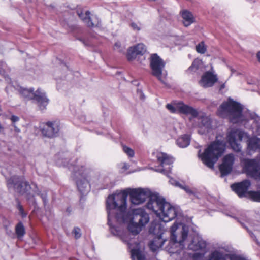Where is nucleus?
I'll use <instances>...</instances> for the list:
<instances>
[{
  "label": "nucleus",
  "mask_w": 260,
  "mask_h": 260,
  "mask_svg": "<svg viewBox=\"0 0 260 260\" xmlns=\"http://www.w3.org/2000/svg\"><path fill=\"white\" fill-rule=\"evenodd\" d=\"M128 193L126 190L120 193L108 196L106 201L108 213V224L113 228L111 220L113 218L119 223H124L130 220L128 225V231L133 235H137L149 221V215L141 208L133 209L132 217H129L126 212V201Z\"/></svg>",
  "instance_id": "nucleus-1"
},
{
  "label": "nucleus",
  "mask_w": 260,
  "mask_h": 260,
  "mask_svg": "<svg viewBox=\"0 0 260 260\" xmlns=\"http://www.w3.org/2000/svg\"><path fill=\"white\" fill-rule=\"evenodd\" d=\"M147 208L154 212L164 222L174 219L177 215L179 209L157 194H153L147 204Z\"/></svg>",
  "instance_id": "nucleus-2"
},
{
  "label": "nucleus",
  "mask_w": 260,
  "mask_h": 260,
  "mask_svg": "<svg viewBox=\"0 0 260 260\" xmlns=\"http://www.w3.org/2000/svg\"><path fill=\"white\" fill-rule=\"evenodd\" d=\"M242 111V106L230 98L219 106L217 113L220 117L228 118L231 122L237 123L243 119Z\"/></svg>",
  "instance_id": "nucleus-3"
},
{
  "label": "nucleus",
  "mask_w": 260,
  "mask_h": 260,
  "mask_svg": "<svg viewBox=\"0 0 260 260\" xmlns=\"http://www.w3.org/2000/svg\"><path fill=\"white\" fill-rule=\"evenodd\" d=\"M225 149V142L217 140L211 143L199 157L207 167L213 169L214 164L224 153Z\"/></svg>",
  "instance_id": "nucleus-4"
},
{
  "label": "nucleus",
  "mask_w": 260,
  "mask_h": 260,
  "mask_svg": "<svg viewBox=\"0 0 260 260\" xmlns=\"http://www.w3.org/2000/svg\"><path fill=\"white\" fill-rule=\"evenodd\" d=\"M7 186L9 188H13L21 194H25L28 200L39 193L36 184L30 185L23 177L18 176H13L8 179Z\"/></svg>",
  "instance_id": "nucleus-5"
},
{
  "label": "nucleus",
  "mask_w": 260,
  "mask_h": 260,
  "mask_svg": "<svg viewBox=\"0 0 260 260\" xmlns=\"http://www.w3.org/2000/svg\"><path fill=\"white\" fill-rule=\"evenodd\" d=\"M19 94L26 100H34L41 110L46 109L49 103V99L46 95V93L41 89L38 88L35 92L34 89H29L19 87L17 89Z\"/></svg>",
  "instance_id": "nucleus-6"
},
{
  "label": "nucleus",
  "mask_w": 260,
  "mask_h": 260,
  "mask_svg": "<svg viewBox=\"0 0 260 260\" xmlns=\"http://www.w3.org/2000/svg\"><path fill=\"white\" fill-rule=\"evenodd\" d=\"M170 232L171 240L173 244H178L180 249H183L184 247V242L188 235V227L184 224L175 223L171 227Z\"/></svg>",
  "instance_id": "nucleus-7"
},
{
  "label": "nucleus",
  "mask_w": 260,
  "mask_h": 260,
  "mask_svg": "<svg viewBox=\"0 0 260 260\" xmlns=\"http://www.w3.org/2000/svg\"><path fill=\"white\" fill-rule=\"evenodd\" d=\"M165 66V62L157 54H153L151 56L150 67L151 74L157 78L166 86L168 84L166 82L167 73L163 72V69Z\"/></svg>",
  "instance_id": "nucleus-8"
},
{
  "label": "nucleus",
  "mask_w": 260,
  "mask_h": 260,
  "mask_svg": "<svg viewBox=\"0 0 260 260\" xmlns=\"http://www.w3.org/2000/svg\"><path fill=\"white\" fill-rule=\"evenodd\" d=\"M244 172L248 176L260 179V161L258 159L244 158L241 161Z\"/></svg>",
  "instance_id": "nucleus-9"
},
{
  "label": "nucleus",
  "mask_w": 260,
  "mask_h": 260,
  "mask_svg": "<svg viewBox=\"0 0 260 260\" xmlns=\"http://www.w3.org/2000/svg\"><path fill=\"white\" fill-rule=\"evenodd\" d=\"M156 157L159 163V166L155 171L169 176L174 161L173 158L167 153L161 152H156Z\"/></svg>",
  "instance_id": "nucleus-10"
},
{
  "label": "nucleus",
  "mask_w": 260,
  "mask_h": 260,
  "mask_svg": "<svg viewBox=\"0 0 260 260\" xmlns=\"http://www.w3.org/2000/svg\"><path fill=\"white\" fill-rule=\"evenodd\" d=\"M245 133L238 129H231L226 134V140L232 148L236 152H240L241 146L239 143L242 140Z\"/></svg>",
  "instance_id": "nucleus-11"
},
{
  "label": "nucleus",
  "mask_w": 260,
  "mask_h": 260,
  "mask_svg": "<svg viewBox=\"0 0 260 260\" xmlns=\"http://www.w3.org/2000/svg\"><path fill=\"white\" fill-rule=\"evenodd\" d=\"M86 170L82 172L75 171L72 178L76 181L79 191L82 194L87 193L90 189L89 182L86 179Z\"/></svg>",
  "instance_id": "nucleus-12"
},
{
  "label": "nucleus",
  "mask_w": 260,
  "mask_h": 260,
  "mask_svg": "<svg viewBox=\"0 0 260 260\" xmlns=\"http://www.w3.org/2000/svg\"><path fill=\"white\" fill-rule=\"evenodd\" d=\"M129 196L132 204L139 205L144 202L147 198H150L153 195H151L150 191L148 189H135L131 190Z\"/></svg>",
  "instance_id": "nucleus-13"
},
{
  "label": "nucleus",
  "mask_w": 260,
  "mask_h": 260,
  "mask_svg": "<svg viewBox=\"0 0 260 260\" xmlns=\"http://www.w3.org/2000/svg\"><path fill=\"white\" fill-rule=\"evenodd\" d=\"M77 14L82 21L89 27H101V22L96 15L90 16V12L86 11L83 13L82 11H78Z\"/></svg>",
  "instance_id": "nucleus-14"
},
{
  "label": "nucleus",
  "mask_w": 260,
  "mask_h": 260,
  "mask_svg": "<svg viewBox=\"0 0 260 260\" xmlns=\"http://www.w3.org/2000/svg\"><path fill=\"white\" fill-rule=\"evenodd\" d=\"M166 108L172 113L175 112L176 110H178L181 113L190 115L193 117H197L198 114L197 111L195 109L182 102L176 103L175 106L170 104H168L166 105Z\"/></svg>",
  "instance_id": "nucleus-15"
},
{
  "label": "nucleus",
  "mask_w": 260,
  "mask_h": 260,
  "mask_svg": "<svg viewBox=\"0 0 260 260\" xmlns=\"http://www.w3.org/2000/svg\"><path fill=\"white\" fill-rule=\"evenodd\" d=\"M234 160V156L233 154H228L224 157L222 163L219 166V170L222 176L231 173Z\"/></svg>",
  "instance_id": "nucleus-16"
},
{
  "label": "nucleus",
  "mask_w": 260,
  "mask_h": 260,
  "mask_svg": "<svg viewBox=\"0 0 260 260\" xmlns=\"http://www.w3.org/2000/svg\"><path fill=\"white\" fill-rule=\"evenodd\" d=\"M218 81L217 75L213 71H207L202 76L200 84L204 88L210 87Z\"/></svg>",
  "instance_id": "nucleus-17"
},
{
  "label": "nucleus",
  "mask_w": 260,
  "mask_h": 260,
  "mask_svg": "<svg viewBox=\"0 0 260 260\" xmlns=\"http://www.w3.org/2000/svg\"><path fill=\"white\" fill-rule=\"evenodd\" d=\"M251 185L250 182L248 180L236 183L231 185L232 189L239 197H245L248 189Z\"/></svg>",
  "instance_id": "nucleus-18"
},
{
  "label": "nucleus",
  "mask_w": 260,
  "mask_h": 260,
  "mask_svg": "<svg viewBox=\"0 0 260 260\" xmlns=\"http://www.w3.org/2000/svg\"><path fill=\"white\" fill-rule=\"evenodd\" d=\"M59 127L57 123L48 122L42 129V134L48 138H53L58 135Z\"/></svg>",
  "instance_id": "nucleus-19"
},
{
  "label": "nucleus",
  "mask_w": 260,
  "mask_h": 260,
  "mask_svg": "<svg viewBox=\"0 0 260 260\" xmlns=\"http://www.w3.org/2000/svg\"><path fill=\"white\" fill-rule=\"evenodd\" d=\"M206 247V242L203 238L198 235H194L188 244V248L193 251L201 250L204 251Z\"/></svg>",
  "instance_id": "nucleus-20"
},
{
  "label": "nucleus",
  "mask_w": 260,
  "mask_h": 260,
  "mask_svg": "<svg viewBox=\"0 0 260 260\" xmlns=\"http://www.w3.org/2000/svg\"><path fill=\"white\" fill-rule=\"evenodd\" d=\"M165 242V240H163L160 236H158L150 242L149 246L152 251H155L163 246Z\"/></svg>",
  "instance_id": "nucleus-21"
},
{
  "label": "nucleus",
  "mask_w": 260,
  "mask_h": 260,
  "mask_svg": "<svg viewBox=\"0 0 260 260\" xmlns=\"http://www.w3.org/2000/svg\"><path fill=\"white\" fill-rule=\"evenodd\" d=\"M182 17L183 23L185 27L189 26L194 22V18L192 14L187 10H184L182 12Z\"/></svg>",
  "instance_id": "nucleus-22"
},
{
  "label": "nucleus",
  "mask_w": 260,
  "mask_h": 260,
  "mask_svg": "<svg viewBox=\"0 0 260 260\" xmlns=\"http://www.w3.org/2000/svg\"><path fill=\"white\" fill-rule=\"evenodd\" d=\"M176 143L180 147H186L189 145L190 143V138L187 135H183L178 138Z\"/></svg>",
  "instance_id": "nucleus-23"
},
{
  "label": "nucleus",
  "mask_w": 260,
  "mask_h": 260,
  "mask_svg": "<svg viewBox=\"0 0 260 260\" xmlns=\"http://www.w3.org/2000/svg\"><path fill=\"white\" fill-rule=\"evenodd\" d=\"M15 233L18 239H21L25 234V229L21 222L18 223L15 226Z\"/></svg>",
  "instance_id": "nucleus-24"
},
{
  "label": "nucleus",
  "mask_w": 260,
  "mask_h": 260,
  "mask_svg": "<svg viewBox=\"0 0 260 260\" xmlns=\"http://www.w3.org/2000/svg\"><path fill=\"white\" fill-rule=\"evenodd\" d=\"M131 257L133 260H146L144 254L139 249H132Z\"/></svg>",
  "instance_id": "nucleus-25"
},
{
  "label": "nucleus",
  "mask_w": 260,
  "mask_h": 260,
  "mask_svg": "<svg viewBox=\"0 0 260 260\" xmlns=\"http://www.w3.org/2000/svg\"><path fill=\"white\" fill-rule=\"evenodd\" d=\"M248 148L252 150H255L260 148V139L252 138L250 139L248 143Z\"/></svg>",
  "instance_id": "nucleus-26"
},
{
  "label": "nucleus",
  "mask_w": 260,
  "mask_h": 260,
  "mask_svg": "<svg viewBox=\"0 0 260 260\" xmlns=\"http://www.w3.org/2000/svg\"><path fill=\"white\" fill-rule=\"evenodd\" d=\"M203 62L201 60L199 59H196L193 61L191 66L188 68V71L196 72L199 70H201L203 67Z\"/></svg>",
  "instance_id": "nucleus-27"
},
{
  "label": "nucleus",
  "mask_w": 260,
  "mask_h": 260,
  "mask_svg": "<svg viewBox=\"0 0 260 260\" xmlns=\"http://www.w3.org/2000/svg\"><path fill=\"white\" fill-rule=\"evenodd\" d=\"M209 260H226L225 255L218 250H215L211 254Z\"/></svg>",
  "instance_id": "nucleus-28"
},
{
  "label": "nucleus",
  "mask_w": 260,
  "mask_h": 260,
  "mask_svg": "<svg viewBox=\"0 0 260 260\" xmlns=\"http://www.w3.org/2000/svg\"><path fill=\"white\" fill-rule=\"evenodd\" d=\"M138 55H139V54L137 52V50H135L133 47L129 48L127 54V58L128 60H133Z\"/></svg>",
  "instance_id": "nucleus-29"
},
{
  "label": "nucleus",
  "mask_w": 260,
  "mask_h": 260,
  "mask_svg": "<svg viewBox=\"0 0 260 260\" xmlns=\"http://www.w3.org/2000/svg\"><path fill=\"white\" fill-rule=\"evenodd\" d=\"M133 47L135 50H137L139 55H143L146 51L145 46L142 43L138 44L137 45L134 46Z\"/></svg>",
  "instance_id": "nucleus-30"
},
{
  "label": "nucleus",
  "mask_w": 260,
  "mask_h": 260,
  "mask_svg": "<svg viewBox=\"0 0 260 260\" xmlns=\"http://www.w3.org/2000/svg\"><path fill=\"white\" fill-rule=\"evenodd\" d=\"M248 194L253 201L260 202V191H249Z\"/></svg>",
  "instance_id": "nucleus-31"
},
{
  "label": "nucleus",
  "mask_w": 260,
  "mask_h": 260,
  "mask_svg": "<svg viewBox=\"0 0 260 260\" xmlns=\"http://www.w3.org/2000/svg\"><path fill=\"white\" fill-rule=\"evenodd\" d=\"M67 166H68L69 169L72 172V176H73V174L74 173L75 171L78 172H82V171H85V168H84L83 166H81L80 168H79V166H74L72 164H70V166H69V164H67Z\"/></svg>",
  "instance_id": "nucleus-32"
},
{
  "label": "nucleus",
  "mask_w": 260,
  "mask_h": 260,
  "mask_svg": "<svg viewBox=\"0 0 260 260\" xmlns=\"http://www.w3.org/2000/svg\"><path fill=\"white\" fill-rule=\"evenodd\" d=\"M196 51L201 54H204L206 51V48L204 42H202L196 46Z\"/></svg>",
  "instance_id": "nucleus-33"
},
{
  "label": "nucleus",
  "mask_w": 260,
  "mask_h": 260,
  "mask_svg": "<svg viewBox=\"0 0 260 260\" xmlns=\"http://www.w3.org/2000/svg\"><path fill=\"white\" fill-rule=\"evenodd\" d=\"M175 185H176V186H178L180 188L184 189L188 194H192L194 193L193 191L191 190L190 188L189 187L187 186H183L182 185H181L179 182H176Z\"/></svg>",
  "instance_id": "nucleus-34"
},
{
  "label": "nucleus",
  "mask_w": 260,
  "mask_h": 260,
  "mask_svg": "<svg viewBox=\"0 0 260 260\" xmlns=\"http://www.w3.org/2000/svg\"><path fill=\"white\" fill-rule=\"evenodd\" d=\"M123 151L129 157H133L134 156V151L131 148L126 146H123Z\"/></svg>",
  "instance_id": "nucleus-35"
},
{
  "label": "nucleus",
  "mask_w": 260,
  "mask_h": 260,
  "mask_svg": "<svg viewBox=\"0 0 260 260\" xmlns=\"http://www.w3.org/2000/svg\"><path fill=\"white\" fill-rule=\"evenodd\" d=\"M73 233L76 239H78L81 236V230L79 228H74Z\"/></svg>",
  "instance_id": "nucleus-36"
},
{
  "label": "nucleus",
  "mask_w": 260,
  "mask_h": 260,
  "mask_svg": "<svg viewBox=\"0 0 260 260\" xmlns=\"http://www.w3.org/2000/svg\"><path fill=\"white\" fill-rule=\"evenodd\" d=\"M17 209H18L19 213L22 216V217H24L26 216V214L24 212L22 206L20 204V203L18 201L17 202Z\"/></svg>",
  "instance_id": "nucleus-37"
},
{
  "label": "nucleus",
  "mask_w": 260,
  "mask_h": 260,
  "mask_svg": "<svg viewBox=\"0 0 260 260\" xmlns=\"http://www.w3.org/2000/svg\"><path fill=\"white\" fill-rule=\"evenodd\" d=\"M38 190L39 191V194L40 195L41 198H42L43 202L44 203V205H46L47 203V193L46 192H43L42 193H40V191L38 189Z\"/></svg>",
  "instance_id": "nucleus-38"
},
{
  "label": "nucleus",
  "mask_w": 260,
  "mask_h": 260,
  "mask_svg": "<svg viewBox=\"0 0 260 260\" xmlns=\"http://www.w3.org/2000/svg\"><path fill=\"white\" fill-rule=\"evenodd\" d=\"M204 253H196L193 255L194 260H203Z\"/></svg>",
  "instance_id": "nucleus-39"
},
{
  "label": "nucleus",
  "mask_w": 260,
  "mask_h": 260,
  "mask_svg": "<svg viewBox=\"0 0 260 260\" xmlns=\"http://www.w3.org/2000/svg\"><path fill=\"white\" fill-rule=\"evenodd\" d=\"M114 49L117 50L118 52H121L122 49H121V44L119 42H117L114 45Z\"/></svg>",
  "instance_id": "nucleus-40"
},
{
  "label": "nucleus",
  "mask_w": 260,
  "mask_h": 260,
  "mask_svg": "<svg viewBox=\"0 0 260 260\" xmlns=\"http://www.w3.org/2000/svg\"><path fill=\"white\" fill-rule=\"evenodd\" d=\"M131 26L134 30L139 31L141 29V27L137 24L134 22L131 23Z\"/></svg>",
  "instance_id": "nucleus-41"
},
{
  "label": "nucleus",
  "mask_w": 260,
  "mask_h": 260,
  "mask_svg": "<svg viewBox=\"0 0 260 260\" xmlns=\"http://www.w3.org/2000/svg\"><path fill=\"white\" fill-rule=\"evenodd\" d=\"M231 260H246L245 258L237 255H233L231 257Z\"/></svg>",
  "instance_id": "nucleus-42"
},
{
  "label": "nucleus",
  "mask_w": 260,
  "mask_h": 260,
  "mask_svg": "<svg viewBox=\"0 0 260 260\" xmlns=\"http://www.w3.org/2000/svg\"><path fill=\"white\" fill-rule=\"evenodd\" d=\"M10 119L13 123H15L19 120V118L18 116L12 115Z\"/></svg>",
  "instance_id": "nucleus-43"
},
{
  "label": "nucleus",
  "mask_w": 260,
  "mask_h": 260,
  "mask_svg": "<svg viewBox=\"0 0 260 260\" xmlns=\"http://www.w3.org/2000/svg\"><path fill=\"white\" fill-rule=\"evenodd\" d=\"M4 65L5 64L3 63H0V74H1L2 75H5V71L3 69Z\"/></svg>",
  "instance_id": "nucleus-44"
},
{
  "label": "nucleus",
  "mask_w": 260,
  "mask_h": 260,
  "mask_svg": "<svg viewBox=\"0 0 260 260\" xmlns=\"http://www.w3.org/2000/svg\"><path fill=\"white\" fill-rule=\"evenodd\" d=\"M202 122L204 125H208L209 123H208V121L207 118H203L202 120Z\"/></svg>",
  "instance_id": "nucleus-45"
},
{
  "label": "nucleus",
  "mask_w": 260,
  "mask_h": 260,
  "mask_svg": "<svg viewBox=\"0 0 260 260\" xmlns=\"http://www.w3.org/2000/svg\"><path fill=\"white\" fill-rule=\"evenodd\" d=\"M6 233L10 236H14V234H13L12 231L8 230V229L7 228H6Z\"/></svg>",
  "instance_id": "nucleus-46"
},
{
  "label": "nucleus",
  "mask_w": 260,
  "mask_h": 260,
  "mask_svg": "<svg viewBox=\"0 0 260 260\" xmlns=\"http://www.w3.org/2000/svg\"><path fill=\"white\" fill-rule=\"evenodd\" d=\"M13 126L14 127V130L16 132V133H20V129L17 127V126L15 124H13Z\"/></svg>",
  "instance_id": "nucleus-47"
},
{
  "label": "nucleus",
  "mask_w": 260,
  "mask_h": 260,
  "mask_svg": "<svg viewBox=\"0 0 260 260\" xmlns=\"http://www.w3.org/2000/svg\"><path fill=\"white\" fill-rule=\"evenodd\" d=\"M169 182L170 183V184L173 185H175V186H176L175 185L176 183V182H178L177 181H176L175 180L171 178L170 180H169Z\"/></svg>",
  "instance_id": "nucleus-48"
},
{
  "label": "nucleus",
  "mask_w": 260,
  "mask_h": 260,
  "mask_svg": "<svg viewBox=\"0 0 260 260\" xmlns=\"http://www.w3.org/2000/svg\"><path fill=\"white\" fill-rule=\"evenodd\" d=\"M4 127L3 126V125L0 123V134L4 133Z\"/></svg>",
  "instance_id": "nucleus-49"
},
{
  "label": "nucleus",
  "mask_w": 260,
  "mask_h": 260,
  "mask_svg": "<svg viewBox=\"0 0 260 260\" xmlns=\"http://www.w3.org/2000/svg\"><path fill=\"white\" fill-rule=\"evenodd\" d=\"M256 57L258 60V61L260 62V51H258L256 54Z\"/></svg>",
  "instance_id": "nucleus-50"
},
{
  "label": "nucleus",
  "mask_w": 260,
  "mask_h": 260,
  "mask_svg": "<svg viewBox=\"0 0 260 260\" xmlns=\"http://www.w3.org/2000/svg\"><path fill=\"white\" fill-rule=\"evenodd\" d=\"M249 234L251 235V237L253 238H256L254 235L251 232L248 231Z\"/></svg>",
  "instance_id": "nucleus-51"
},
{
  "label": "nucleus",
  "mask_w": 260,
  "mask_h": 260,
  "mask_svg": "<svg viewBox=\"0 0 260 260\" xmlns=\"http://www.w3.org/2000/svg\"><path fill=\"white\" fill-rule=\"evenodd\" d=\"M225 88V84H223L220 86V90H222Z\"/></svg>",
  "instance_id": "nucleus-52"
},
{
  "label": "nucleus",
  "mask_w": 260,
  "mask_h": 260,
  "mask_svg": "<svg viewBox=\"0 0 260 260\" xmlns=\"http://www.w3.org/2000/svg\"><path fill=\"white\" fill-rule=\"evenodd\" d=\"M124 167L125 168V169H127L126 166H124Z\"/></svg>",
  "instance_id": "nucleus-53"
},
{
  "label": "nucleus",
  "mask_w": 260,
  "mask_h": 260,
  "mask_svg": "<svg viewBox=\"0 0 260 260\" xmlns=\"http://www.w3.org/2000/svg\"><path fill=\"white\" fill-rule=\"evenodd\" d=\"M255 241L256 242V243H257V244H258V242L257 241V240H256V239H255Z\"/></svg>",
  "instance_id": "nucleus-54"
},
{
  "label": "nucleus",
  "mask_w": 260,
  "mask_h": 260,
  "mask_svg": "<svg viewBox=\"0 0 260 260\" xmlns=\"http://www.w3.org/2000/svg\"><path fill=\"white\" fill-rule=\"evenodd\" d=\"M171 252H172V253H175V252L173 251H171Z\"/></svg>",
  "instance_id": "nucleus-55"
},
{
  "label": "nucleus",
  "mask_w": 260,
  "mask_h": 260,
  "mask_svg": "<svg viewBox=\"0 0 260 260\" xmlns=\"http://www.w3.org/2000/svg\"><path fill=\"white\" fill-rule=\"evenodd\" d=\"M150 231L151 232H152L151 228H150Z\"/></svg>",
  "instance_id": "nucleus-56"
}]
</instances>
